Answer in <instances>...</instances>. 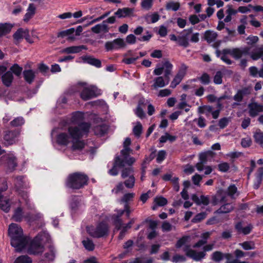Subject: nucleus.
<instances>
[{"label": "nucleus", "mask_w": 263, "mask_h": 263, "mask_svg": "<svg viewBox=\"0 0 263 263\" xmlns=\"http://www.w3.org/2000/svg\"><path fill=\"white\" fill-rule=\"evenodd\" d=\"M79 126L82 128L81 130L78 127L71 126L68 128V134L60 133L57 136V143L60 145H66L70 141H71L72 143L71 148L73 151L82 149L84 147L85 143L83 141L80 140V139L88 133L90 124L83 123Z\"/></svg>", "instance_id": "1"}, {"label": "nucleus", "mask_w": 263, "mask_h": 263, "mask_svg": "<svg viewBox=\"0 0 263 263\" xmlns=\"http://www.w3.org/2000/svg\"><path fill=\"white\" fill-rule=\"evenodd\" d=\"M8 234L11 238V246L16 251H22L28 243L27 238L23 235L22 229L16 223H11L9 227Z\"/></svg>", "instance_id": "2"}, {"label": "nucleus", "mask_w": 263, "mask_h": 263, "mask_svg": "<svg viewBox=\"0 0 263 263\" xmlns=\"http://www.w3.org/2000/svg\"><path fill=\"white\" fill-rule=\"evenodd\" d=\"M88 179V177L85 174L76 172L69 175L66 181V185L72 189H80L87 185Z\"/></svg>", "instance_id": "3"}, {"label": "nucleus", "mask_w": 263, "mask_h": 263, "mask_svg": "<svg viewBox=\"0 0 263 263\" xmlns=\"http://www.w3.org/2000/svg\"><path fill=\"white\" fill-rule=\"evenodd\" d=\"M47 234L42 233L39 234L31 241L28 250L30 254L39 255L44 252V247L41 241L43 240V236L46 237Z\"/></svg>", "instance_id": "4"}, {"label": "nucleus", "mask_w": 263, "mask_h": 263, "mask_svg": "<svg viewBox=\"0 0 263 263\" xmlns=\"http://www.w3.org/2000/svg\"><path fill=\"white\" fill-rule=\"evenodd\" d=\"M87 231L88 234L94 238H100L107 235L108 232V227L106 223L101 222L96 227H87Z\"/></svg>", "instance_id": "5"}, {"label": "nucleus", "mask_w": 263, "mask_h": 263, "mask_svg": "<svg viewBox=\"0 0 263 263\" xmlns=\"http://www.w3.org/2000/svg\"><path fill=\"white\" fill-rule=\"evenodd\" d=\"M173 65L168 61H166L163 63L161 67L155 68L154 70V74L156 76H160L164 72V77L166 81V83H169L170 76L172 74Z\"/></svg>", "instance_id": "6"}, {"label": "nucleus", "mask_w": 263, "mask_h": 263, "mask_svg": "<svg viewBox=\"0 0 263 263\" xmlns=\"http://www.w3.org/2000/svg\"><path fill=\"white\" fill-rule=\"evenodd\" d=\"M19 136L20 132L16 129L4 131L3 136V144L6 146L16 144L18 141Z\"/></svg>", "instance_id": "7"}, {"label": "nucleus", "mask_w": 263, "mask_h": 263, "mask_svg": "<svg viewBox=\"0 0 263 263\" xmlns=\"http://www.w3.org/2000/svg\"><path fill=\"white\" fill-rule=\"evenodd\" d=\"M126 44L123 39L118 38L112 41H108L105 43V48L106 51H111L113 50H118L125 47Z\"/></svg>", "instance_id": "8"}, {"label": "nucleus", "mask_w": 263, "mask_h": 263, "mask_svg": "<svg viewBox=\"0 0 263 263\" xmlns=\"http://www.w3.org/2000/svg\"><path fill=\"white\" fill-rule=\"evenodd\" d=\"M192 28H190L187 29H184L181 33L180 35H178V41L177 44L179 46H182L184 48L187 47L190 45L189 37L192 34Z\"/></svg>", "instance_id": "9"}, {"label": "nucleus", "mask_w": 263, "mask_h": 263, "mask_svg": "<svg viewBox=\"0 0 263 263\" xmlns=\"http://www.w3.org/2000/svg\"><path fill=\"white\" fill-rule=\"evenodd\" d=\"M8 186L6 182L3 183V186L0 188V209L6 213H8L10 209L9 200L2 195V192L7 190Z\"/></svg>", "instance_id": "10"}, {"label": "nucleus", "mask_w": 263, "mask_h": 263, "mask_svg": "<svg viewBox=\"0 0 263 263\" xmlns=\"http://www.w3.org/2000/svg\"><path fill=\"white\" fill-rule=\"evenodd\" d=\"M97 96V88L93 86L83 88L80 93V97L84 101L90 100Z\"/></svg>", "instance_id": "11"}, {"label": "nucleus", "mask_w": 263, "mask_h": 263, "mask_svg": "<svg viewBox=\"0 0 263 263\" xmlns=\"http://www.w3.org/2000/svg\"><path fill=\"white\" fill-rule=\"evenodd\" d=\"M183 251L185 252L187 256L191 258L196 261L201 260L206 255V253L204 252H197L194 250L190 249L189 246H185L183 248Z\"/></svg>", "instance_id": "12"}, {"label": "nucleus", "mask_w": 263, "mask_h": 263, "mask_svg": "<svg viewBox=\"0 0 263 263\" xmlns=\"http://www.w3.org/2000/svg\"><path fill=\"white\" fill-rule=\"evenodd\" d=\"M44 253L42 256V260L46 261H52L54 260L57 250L52 245H49L44 248Z\"/></svg>", "instance_id": "13"}, {"label": "nucleus", "mask_w": 263, "mask_h": 263, "mask_svg": "<svg viewBox=\"0 0 263 263\" xmlns=\"http://www.w3.org/2000/svg\"><path fill=\"white\" fill-rule=\"evenodd\" d=\"M252 89L251 86L242 87L237 90L236 93L234 96L233 99L238 103L241 102L244 97L248 96L252 92Z\"/></svg>", "instance_id": "14"}, {"label": "nucleus", "mask_w": 263, "mask_h": 263, "mask_svg": "<svg viewBox=\"0 0 263 263\" xmlns=\"http://www.w3.org/2000/svg\"><path fill=\"white\" fill-rule=\"evenodd\" d=\"M249 114L251 117H255L263 111V105L253 102L248 104Z\"/></svg>", "instance_id": "15"}, {"label": "nucleus", "mask_w": 263, "mask_h": 263, "mask_svg": "<svg viewBox=\"0 0 263 263\" xmlns=\"http://www.w3.org/2000/svg\"><path fill=\"white\" fill-rule=\"evenodd\" d=\"M124 166V161L118 156L115 158L112 167L108 171V173L111 176H116L118 174L117 167H123Z\"/></svg>", "instance_id": "16"}, {"label": "nucleus", "mask_w": 263, "mask_h": 263, "mask_svg": "<svg viewBox=\"0 0 263 263\" xmlns=\"http://www.w3.org/2000/svg\"><path fill=\"white\" fill-rule=\"evenodd\" d=\"M134 12V8L125 7L118 9L115 14L119 18H123L133 16Z\"/></svg>", "instance_id": "17"}, {"label": "nucleus", "mask_w": 263, "mask_h": 263, "mask_svg": "<svg viewBox=\"0 0 263 263\" xmlns=\"http://www.w3.org/2000/svg\"><path fill=\"white\" fill-rule=\"evenodd\" d=\"M226 201H227V199L223 190L218 191L216 194L212 196V203L213 205Z\"/></svg>", "instance_id": "18"}, {"label": "nucleus", "mask_w": 263, "mask_h": 263, "mask_svg": "<svg viewBox=\"0 0 263 263\" xmlns=\"http://www.w3.org/2000/svg\"><path fill=\"white\" fill-rule=\"evenodd\" d=\"M7 165L8 170L12 172L15 170L17 165L16 157L13 154H9L7 157Z\"/></svg>", "instance_id": "19"}, {"label": "nucleus", "mask_w": 263, "mask_h": 263, "mask_svg": "<svg viewBox=\"0 0 263 263\" xmlns=\"http://www.w3.org/2000/svg\"><path fill=\"white\" fill-rule=\"evenodd\" d=\"M109 28L105 22L103 21L101 24H98L91 28V30L95 33L99 34L101 32L107 33L109 31Z\"/></svg>", "instance_id": "20"}, {"label": "nucleus", "mask_w": 263, "mask_h": 263, "mask_svg": "<svg viewBox=\"0 0 263 263\" xmlns=\"http://www.w3.org/2000/svg\"><path fill=\"white\" fill-rule=\"evenodd\" d=\"M250 48L245 47L242 48H233L232 56L235 59H240L243 54H249Z\"/></svg>", "instance_id": "21"}, {"label": "nucleus", "mask_w": 263, "mask_h": 263, "mask_svg": "<svg viewBox=\"0 0 263 263\" xmlns=\"http://www.w3.org/2000/svg\"><path fill=\"white\" fill-rule=\"evenodd\" d=\"M224 192L226 194V198L227 196H229L231 199H235L239 194L237 188L235 184H231L227 190H224Z\"/></svg>", "instance_id": "22"}, {"label": "nucleus", "mask_w": 263, "mask_h": 263, "mask_svg": "<svg viewBox=\"0 0 263 263\" xmlns=\"http://www.w3.org/2000/svg\"><path fill=\"white\" fill-rule=\"evenodd\" d=\"M84 118V114L80 111H77L73 114L72 118H71V122L75 124H78V126H76L75 127H78L80 130H81V128L80 127L79 125L83 123H87L86 122H81Z\"/></svg>", "instance_id": "23"}, {"label": "nucleus", "mask_w": 263, "mask_h": 263, "mask_svg": "<svg viewBox=\"0 0 263 263\" xmlns=\"http://www.w3.org/2000/svg\"><path fill=\"white\" fill-rule=\"evenodd\" d=\"M28 30L23 29L22 28L18 29L13 35L14 39L17 42L23 38H25L26 40H28Z\"/></svg>", "instance_id": "24"}, {"label": "nucleus", "mask_w": 263, "mask_h": 263, "mask_svg": "<svg viewBox=\"0 0 263 263\" xmlns=\"http://www.w3.org/2000/svg\"><path fill=\"white\" fill-rule=\"evenodd\" d=\"M82 59L85 63L94 66L97 68L101 67V62L100 60L95 58L91 56H84Z\"/></svg>", "instance_id": "25"}, {"label": "nucleus", "mask_w": 263, "mask_h": 263, "mask_svg": "<svg viewBox=\"0 0 263 263\" xmlns=\"http://www.w3.org/2000/svg\"><path fill=\"white\" fill-rule=\"evenodd\" d=\"M107 130L108 127L104 124L97 125L93 129L95 134L99 137L104 136L107 133Z\"/></svg>", "instance_id": "26"}, {"label": "nucleus", "mask_w": 263, "mask_h": 263, "mask_svg": "<svg viewBox=\"0 0 263 263\" xmlns=\"http://www.w3.org/2000/svg\"><path fill=\"white\" fill-rule=\"evenodd\" d=\"M36 8L33 4H30L27 10V12L24 15V21L27 22L35 14Z\"/></svg>", "instance_id": "27"}, {"label": "nucleus", "mask_w": 263, "mask_h": 263, "mask_svg": "<svg viewBox=\"0 0 263 263\" xmlns=\"http://www.w3.org/2000/svg\"><path fill=\"white\" fill-rule=\"evenodd\" d=\"M168 84V83H166L164 77L159 76L154 79V84L152 87L157 89L158 88L163 87Z\"/></svg>", "instance_id": "28"}, {"label": "nucleus", "mask_w": 263, "mask_h": 263, "mask_svg": "<svg viewBox=\"0 0 263 263\" xmlns=\"http://www.w3.org/2000/svg\"><path fill=\"white\" fill-rule=\"evenodd\" d=\"M2 79L3 84L6 86H10L13 80V76L12 72L10 71L6 72L4 75L2 76Z\"/></svg>", "instance_id": "29"}, {"label": "nucleus", "mask_w": 263, "mask_h": 263, "mask_svg": "<svg viewBox=\"0 0 263 263\" xmlns=\"http://www.w3.org/2000/svg\"><path fill=\"white\" fill-rule=\"evenodd\" d=\"M263 55V46L256 47L250 53V57L253 60H257Z\"/></svg>", "instance_id": "30"}, {"label": "nucleus", "mask_w": 263, "mask_h": 263, "mask_svg": "<svg viewBox=\"0 0 263 263\" xmlns=\"http://www.w3.org/2000/svg\"><path fill=\"white\" fill-rule=\"evenodd\" d=\"M86 47L84 45H81L78 46H71L66 48L63 50V52L67 53H78L82 49H86Z\"/></svg>", "instance_id": "31"}, {"label": "nucleus", "mask_w": 263, "mask_h": 263, "mask_svg": "<svg viewBox=\"0 0 263 263\" xmlns=\"http://www.w3.org/2000/svg\"><path fill=\"white\" fill-rule=\"evenodd\" d=\"M210 235L211 233L209 232L203 233L201 236V239L199 240L197 243H196L193 246V248H199L205 245L207 242V240L208 238L210 237Z\"/></svg>", "instance_id": "32"}, {"label": "nucleus", "mask_w": 263, "mask_h": 263, "mask_svg": "<svg viewBox=\"0 0 263 263\" xmlns=\"http://www.w3.org/2000/svg\"><path fill=\"white\" fill-rule=\"evenodd\" d=\"M217 37V34L214 31L208 30L204 33L205 40L209 43H211L215 41Z\"/></svg>", "instance_id": "33"}, {"label": "nucleus", "mask_w": 263, "mask_h": 263, "mask_svg": "<svg viewBox=\"0 0 263 263\" xmlns=\"http://www.w3.org/2000/svg\"><path fill=\"white\" fill-rule=\"evenodd\" d=\"M23 75L25 81L29 84L32 83L35 78L34 72L32 70H24Z\"/></svg>", "instance_id": "34"}, {"label": "nucleus", "mask_w": 263, "mask_h": 263, "mask_svg": "<svg viewBox=\"0 0 263 263\" xmlns=\"http://www.w3.org/2000/svg\"><path fill=\"white\" fill-rule=\"evenodd\" d=\"M12 28V26L8 23L0 24V36L9 33Z\"/></svg>", "instance_id": "35"}, {"label": "nucleus", "mask_w": 263, "mask_h": 263, "mask_svg": "<svg viewBox=\"0 0 263 263\" xmlns=\"http://www.w3.org/2000/svg\"><path fill=\"white\" fill-rule=\"evenodd\" d=\"M144 105V102L142 100L139 101L138 106L135 110V114L140 119H143L145 117V114L143 111L142 106Z\"/></svg>", "instance_id": "36"}, {"label": "nucleus", "mask_w": 263, "mask_h": 263, "mask_svg": "<svg viewBox=\"0 0 263 263\" xmlns=\"http://www.w3.org/2000/svg\"><path fill=\"white\" fill-rule=\"evenodd\" d=\"M234 207L231 203H226L221 206L217 211V213L219 214L227 213L232 211Z\"/></svg>", "instance_id": "37"}, {"label": "nucleus", "mask_w": 263, "mask_h": 263, "mask_svg": "<svg viewBox=\"0 0 263 263\" xmlns=\"http://www.w3.org/2000/svg\"><path fill=\"white\" fill-rule=\"evenodd\" d=\"M213 108L212 106L209 105H203L199 106L198 108V112L200 114H205L207 117L210 115V113L212 112Z\"/></svg>", "instance_id": "38"}, {"label": "nucleus", "mask_w": 263, "mask_h": 263, "mask_svg": "<svg viewBox=\"0 0 263 263\" xmlns=\"http://www.w3.org/2000/svg\"><path fill=\"white\" fill-rule=\"evenodd\" d=\"M255 141L263 148V133L260 130H257L253 135Z\"/></svg>", "instance_id": "39"}, {"label": "nucleus", "mask_w": 263, "mask_h": 263, "mask_svg": "<svg viewBox=\"0 0 263 263\" xmlns=\"http://www.w3.org/2000/svg\"><path fill=\"white\" fill-rule=\"evenodd\" d=\"M82 243L84 248L89 251H93L95 249V245L91 239L86 238L82 241Z\"/></svg>", "instance_id": "40"}, {"label": "nucleus", "mask_w": 263, "mask_h": 263, "mask_svg": "<svg viewBox=\"0 0 263 263\" xmlns=\"http://www.w3.org/2000/svg\"><path fill=\"white\" fill-rule=\"evenodd\" d=\"M13 263H32V261L28 256L21 255L18 257Z\"/></svg>", "instance_id": "41"}, {"label": "nucleus", "mask_w": 263, "mask_h": 263, "mask_svg": "<svg viewBox=\"0 0 263 263\" xmlns=\"http://www.w3.org/2000/svg\"><path fill=\"white\" fill-rule=\"evenodd\" d=\"M14 221L20 222L22 221L23 218V212L21 208H17L14 211V213L12 216Z\"/></svg>", "instance_id": "42"}, {"label": "nucleus", "mask_w": 263, "mask_h": 263, "mask_svg": "<svg viewBox=\"0 0 263 263\" xmlns=\"http://www.w3.org/2000/svg\"><path fill=\"white\" fill-rule=\"evenodd\" d=\"M245 250H253L255 248V245L253 241H247L239 244Z\"/></svg>", "instance_id": "43"}, {"label": "nucleus", "mask_w": 263, "mask_h": 263, "mask_svg": "<svg viewBox=\"0 0 263 263\" xmlns=\"http://www.w3.org/2000/svg\"><path fill=\"white\" fill-rule=\"evenodd\" d=\"M180 4L177 2H171L166 5V9L167 10H173L176 11L179 9Z\"/></svg>", "instance_id": "44"}, {"label": "nucleus", "mask_w": 263, "mask_h": 263, "mask_svg": "<svg viewBox=\"0 0 263 263\" xmlns=\"http://www.w3.org/2000/svg\"><path fill=\"white\" fill-rule=\"evenodd\" d=\"M224 254L220 251H215L212 254L211 258L216 262H219L223 259Z\"/></svg>", "instance_id": "45"}, {"label": "nucleus", "mask_w": 263, "mask_h": 263, "mask_svg": "<svg viewBox=\"0 0 263 263\" xmlns=\"http://www.w3.org/2000/svg\"><path fill=\"white\" fill-rule=\"evenodd\" d=\"M153 0H142L141 5V7L146 10L151 9L153 6Z\"/></svg>", "instance_id": "46"}, {"label": "nucleus", "mask_w": 263, "mask_h": 263, "mask_svg": "<svg viewBox=\"0 0 263 263\" xmlns=\"http://www.w3.org/2000/svg\"><path fill=\"white\" fill-rule=\"evenodd\" d=\"M74 29L73 28H71L69 29L61 31L58 33V37H64L66 36L71 35L74 33Z\"/></svg>", "instance_id": "47"}, {"label": "nucleus", "mask_w": 263, "mask_h": 263, "mask_svg": "<svg viewBox=\"0 0 263 263\" xmlns=\"http://www.w3.org/2000/svg\"><path fill=\"white\" fill-rule=\"evenodd\" d=\"M154 202L158 206H162L167 204V201L166 198L163 197H156Z\"/></svg>", "instance_id": "48"}, {"label": "nucleus", "mask_w": 263, "mask_h": 263, "mask_svg": "<svg viewBox=\"0 0 263 263\" xmlns=\"http://www.w3.org/2000/svg\"><path fill=\"white\" fill-rule=\"evenodd\" d=\"M142 130V126L140 122H138L137 125L133 128V133L134 135L137 137H140Z\"/></svg>", "instance_id": "49"}, {"label": "nucleus", "mask_w": 263, "mask_h": 263, "mask_svg": "<svg viewBox=\"0 0 263 263\" xmlns=\"http://www.w3.org/2000/svg\"><path fill=\"white\" fill-rule=\"evenodd\" d=\"M24 123V119L22 117H17L15 118L10 122V124L12 126H21Z\"/></svg>", "instance_id": "50"}, {"label": "nucleus", "mask_w": 263, "mask_h": 263, "mask_svg": "<svg viewBox=\"0 0 263 263\" xmlns=\"http://www.w3.org/2000/svg\"><path fill=\"white\" fill-rule=\"evenodd\" d=\"M186 66L184 64H182L176 75L183 79L186 74Z\"/></svg>", "instance_id": "51"}, {"label": "nucleus", "mask_w": 263, "mask_h": 263, "mask_svg": "<svg viewBox=\"0 0 263 263\" xmlns=\"http://www.w3.org/2000/svg\"><path fill=\"white\" fill-rule=\"evenodd\" d=\"M206 216V214L205 212L199 213L195 216V217L192 219V221L193 222L195 223L199 222L201 221L202 220L205 218Z\"/></svg>", "instance_id": "52"}, {"label": "nucleus", "mask_w": 263, "mask_h": 263, "mask_svg": "<svg viewBox=\"0 0 263 263\" xmlns=\"http://www.w3.org/2000/svg\"><path fill=\"white\" fill-rule=\"evenodd\" d=\"M22 69V68L17 64H14L10 68L11 72L14 73L17 76H19L21 74Z\"/></svg>", "instance_id": "53"}, {"label": "nucleus", "mask_w": 263, "mask_h": 263, "mask_svg": "<svg viewBox=\"0 0 263 263\" xmlns=\"http://www.w3.org/2000/svg\"><path fill=\"white\" fill-rule=\"evenodd\" d=\"M135 181V178L133 175H132L125 181L124 184L127 188H132L134 186Z\"/></svg>", "instance_id": "54"}, {"label": "nucleus", "mask_w": 263, "mask_h": 263, "mask_svg": "<svg viewBox=\"0 0 263 263\" xmlns=\"http://www.w3.org/2000/svg\"><path fill=\"white\" fill-rule=\"evenodd\" d=\"M15 185L17 190L21 189L24 186L23 177L17 176L15 180Z\"/></svg>", "instance_id": "55"}, {"label": "nucleus", "mask_w": 263, "mask_h": 263, "mask_svg": "<svg viewBox=\"0 0 263 263\" xmlns=\"http://www.w3.org/2000/svg\"><path fill=\"white\" fill-rule=\"evenodd\" d=\"M132 150L130 148H124L121 151V156H119L121 159L122 160L127 159V157H128L130 152Z\"/></svg>", "instance_id": "56"}, {"label": "nucleus", "mask_w": 263, "mask_h": 263, "mask_svg": "<svg viewBox=\"0 0 263 263\" xmlns=\"http://www.w3.org/2000/svg\"><path fill=\"white\" fill-rule=\"evenodd\" d=\"M222 74L221 71H217L216 73V74L214 77V82L216 84H221L222 82Z\"/></svg>", "instance_id": "57"}, {"label": "nucleus", "mask_w": 263, "mask_h": 263, "mask_svg": "<svg viewBox=\"0 0 263 263\" xmlns=\"http://www.w3.org/2000/svg\"><path fill=\"white\" fill-rule=\"evenodd\" d=\"M182 80L181 78L176 74L171 83L170 87L172 88H175L181 82Z\"/></svg>", "instance_id": "58"}, {"label": "nucleus", "mask_w": 263, "mask_h": 263, "mask_svg": "<svg viewBox=\"0 0 263 263\" xmlns=\"http://www.w3.org/2000/svg\"><path fill=\"white\" fill-rule=\"evenodd\" d=\"M189 238V236H185L182 237L181 238H180L177 241L176 244V247L177 248H181L182 246L185 244Z\"/></svg>", "instance_id": "59"}, {"label": "nucleus", "mask_w": 263, "mask_h": 263, "mask_svg": "<svg viewBox=\"0 0 263 263\" xmlns=\"http://www.w3.org/2000/svg\"><path fill=\"white\" fill-rule=\"evenodd\" d=\"M194 121H197L198 126L200 128H204L206 126V120L202 116H200L198 119H195Z\"/></svg>", "instance_id": "60"}, {"label": "nucleus", "mask_w": 263, "mask_h": 263, "mask_svg": "<svg viewBox=\"0 0 263 263\" xmlns=\"http://www.w3.org/2000/svg\"><path fill=\"white\" fill-rule=\"evenodd\" d=\"M229 119L226 117L220 119L218 122V125L220 128L223 129L225 128L229 122Z\"/></svg>", "instance_id": "61"}, {"label": "nucleus", "mask_w": 263, "mask_h": 263, "mask_svg": "<svg viewBox=\"0 0 263 263\" xmlns=\"http://www.w3.org/2000/svg\"><path fill=\"white\" fill-rule=\"evenodd\" d=\"M133 172V168L131 167L125 168L123 170L121 174V176L123 178H125L128 176H132Z\"/></svg>", "instance_id": "62"}, {"label": "nucleus", "mask_w": 263, "mask_h": 263, "mask_svg": "<svg viewBox=\"0 0 263 263\" xmlns=\"http://www.w3.org/2000/svg\"><path fill=\"white\" fill-rule=\"evenodd\" d=\"M135 196L134 193H127L125 194L123 198L121 199V201L124 202L125 204L128 203L129 201L132 200Z\"/></svg>", "instance_id": "63"}, {"label": "nucleus", "mask_w": 263, "mask_h": 263, "mask_svg": "<svg viewBox=\"0 0 263 263\" xmlns=\"http://www.w3.org/2000/svg\"><path fill=\"white\" fill-rule=\"evenodd\" d=\"M173 226L168 222L165 221L162 225V229L164 232H169L172 230Z\"/></svg>", "instance_id": "64"}]
</instances>
